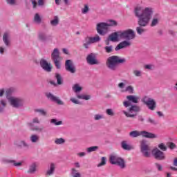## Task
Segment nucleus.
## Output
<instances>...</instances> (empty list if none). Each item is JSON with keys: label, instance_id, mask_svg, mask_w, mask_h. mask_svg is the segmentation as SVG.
Segmentation results:
<instances>
[{"label": "nucleus", "instance_id": "1", "mask_svg": "<svg viewBox=\"0 0 177 177\" xmlns=\"http://www.w3.org/2000/svg\"><path fill=\"white\" fill-rule=\"evenodd\" d=\"M153 12L151 8H143L142 7H136L135 8V16L138 17V24L140 26L136 28L137 33L139 34V35H142V34L146 31L142 27H146L149 25Z\"/></svg>", "mask_w": 177, "mask_h": 177}, {"label": "nucleus", "instance_id": "2", "mask_svg": "<svg viewBox=\"0 0 177 177\" xmlns=\"http://www.w3.org/2000/svg\"><path fill=\"white\" fill-rule=\"evenodd\" d=\"M125 62H127V60L124 58H121V57L117 55H113L106 59V65L109 70L115 71L118 67V64L125 63Z\"/></svg>", "mask_w": 177, "mask_h": 177}, {"label": "nucleus", "instance_id": "3", "mask_svg": "<svg viewBox=\"0 0 177 177\" xmlns=\"http://www.w3.org/2000/svg\"><path fill=\"white\" fill-rule=\"evenodd\" d=\"M115 26H117V21L113 20L109 21L107 23L106 22L98 23L96 25L97 32L100 35H106V34L109 32V28L114 27Z\"/></svg>", "mask_w": 177, "mask_h": 177}, {"label": "nucleus", "instance_id": "4", "mask_svg": "<svg viewBox=\"0 0 177 177\" xmlns=\"http://www.w3.org/2000/svg\"><path fill=\"white\" fill-rule=\"evenodd\" d=\"M129 136H131V138H138V136H142L143 138H147L148 139H156V138H157V135L153 133L147 132L146 131H139L136 130L130 132Z\"/></svg>", "mask_w": 177, "mask_h": 177}, {"label": "nucleus", "instance_id": "5", "mask_svg": "<svg viewBox=\"0 0 177 177\" xmlns=\"http://www.w3.org/2000/svg\"><path fill=\"white\" fill-rule=\"evenodd\" d=\"M119 37L126 41H131L136 38V34L132 29H128L123 31H119Z\"/></svg>", "mask_w": 177, "mask_h": 177}, {"label": "nucleus", "instance_id": "6", "mask_svg": "<svg viewBox=\"0 0 177 177\" xmlns=\"http://www.w3.org/2000/svg\"><path fill=\"white\" fill-rule=\"evenodd\" d=\"M109 161L113 165H118L122 169H124L127 165H125V160L116 155H111L109 158Z\"/></svg>", "mask_w": 177, "mask_h": 177}, {"label": "nucleus", "instance_id": "7", "mask_svg": "<svg viewBox=\"0 0 177 177\" xmlns=\"http://www.w3.org/2000/svg\"><path fill=\"white\" fill-rule=\"evenodd\" d=\"M51 59L54 62L56 68H60V62L63 60V58L60 57V52L58 48H55L51 53Z\"/></svg>", "mask_w": 177, "mask_h": 177}, {"label": "nucleus", "instance_id": "8", "mask_svg": "<svg viewBox=\"0 0 177 177\" xmlns=\"http://www.w3.org/2000/svg\"><path fill=\"white\" fill-rule=\"evenodd\" d=\"M140 150L144 157H146L147 158H149V157H150L151 154V148L150 147V146H149V145H147L146 140L141 141Z\"/></svg>", "mask_w": 177, "mask_h": 177}, {"label": "nucleus", "instance_id": "9", "mask_svg": "<svg viewBox=\"0 0 177 177\" xmlns=\"http://www.w3.org/2000/svg\"><path fill=\"white\" fill-rule=\"evenodd\" d=\"M142 102L147 106L149 110L154 111L156 110V107H157V104L154 99L149 97V96H145L142 98Z\"/></svg>", "mask_w": 177, "mask_h": 177}, {"label": "nucleus", "instance_id": "10", "mask_svg": "<svg viewBox=\"0 0 177 177\" xmlns=\"http://www.w3.org/2000/svg\"><path fill=\"white\" fill-rule=\"evenodd\" d=\"M8 102L15 109H19V107H21V106L24 104V100H23V99L16 97H8Z\"/></svg>", "mask_w": 177, "mask_h": 177}, {"label": "nucleus", "instance_id": "11", "mask_svg": "<svg viewBox=\"0 0 177 177\" xmlns=\"http://www.w3.org/2000/svg\"><path fill=\"white\" fill-rule=\"evenodd\" d=\"M129 113L123 111L124 114L126 115L127 118H133L136 115L137 113H139L140 111V107L139 106L136 105H131V107L129 109Z\"/></svg>", "mask_w": 177, "mask_h": 177}, {"label": "nucleus", "instance_id": "12", "mask_svg": "<svg viewBox=\"0 0 177 177\" xmlns=\"http://www.w3.org/2000/svg\"><path fill=\"white\" fill-rule=\"evenodd\" d=\"M99 41H100V37L98 35H96L93 37H87L84 39L83 46L86 49H88V48H89V45H91V44H95L96 42H99Z\"/></svg>", "mask_w": 177, "mask_h": 177}, {"label": "nucleus", "instance_id": "13", "mask_svg": "<svg viewBox=\"0 0 177 177\" xmlns=\"http://www.w3.org/2000/svg\"><path fill=\"white\" fill-rule=\"evenodd\" d=\"M65 70L68 71V73H71V74H75L77 68H75V65H74L73 60L67 59L65 62Z\"/></svg>", "mask_w": 177, "mask_h": 177}, {"label": "nucleus", "instance_id": "14", "mask_svg": "<svg viewBox=\"0 0 177 177\" xmlns=\"http://www.w3.org/2000/svg\"><path fill=\"white\" fill-rule=\"evenodd\" d=\"M127 99L128 101H124L123 105L124 107H129L131 106V103H139V97L136 95H127Z\"/></svg>", "mask_w": 177, "mask_h": 177}, {"label": "nucleus", "instance_id": "15", "mask_svg": "<svg viewBox=\"0 0 177 177\" xmlns=\"http://www.w3.org/2000/svg\"><path fill=\"white\" fill-rule=\"evenodd\" d=\"M40 66L41 68H43V70L47 73H50V71H52V68H53L52 64L48 63V61L44 59L40 60Z\"/></svg>", "mask_w": 177, "mask_h": 177}, {"label": "nucleus", "instance_id": "16", "mask_svg": "<svg viewBox=\"0 0 177 177\" xmlns=\"http://www.w3.org/2000/svg\"><path fill=\"white\" fill-rule=\"evenodd\" d=\"M151 153L154 158H156V160H165V154L164 153V152L161 151L160 149L157 148L154 149L153 150H152Z\"/></svg>", "mask_w": 177, "mask_h": 177}, {"label": "nucleus", "instance_id": "17", "mask_svg": "<svg viewBox=\"0 0 177 177\" xmlns=\"http://www.w3.org/2000/svg\"><path fill=\"white\" fill-rule=\"evenodd\" d=\"M86 62L91 66L100 64V62L96 59V55L94 53L89 54L86 57Z\"/></svg>", "mask_w": 177, "mask_h": 177}, {"label": "nucleus", "instance_id": "18", "mask_svg": "<svg viewBox=\"0 0 177 177\" xmlns=\"http://www.w3.org/2000/svg\"><path fill=\"white\" fill-rule=\"evenodd\" d=\"M46 96H47L48 99H50V100H52V102H55V103H57V104H59L61 106L64 104V102H63V101L60 100L59 97H56L50 93H47Z\"/></svg>", "mask_w": 177, "mask_h": 177}, {"label": "nucleus", "instance_id": "19", "mask_svg": "<svg viewBox=\"0 0 177 177\" xmlns=\"http://www.w3.org/2000/svg\"><path fill=\"white\" fill-rule=\"evenodd\" d=\"M132 43L128 40H124L120 42L115 48V50H120V49H124V48H128V46H131Z\"/></svg>", "mask_w": 177, "mask_h": 177}, {"label": "nucleus", "instance_id": "20", "mask_svg": "<svg viewBox=\"0 0 177 177\" xmlns=\"http://www.w3.org/2000/svg\"><path fill=\"white\" fill-rule=\"evenodd\" d=\"M56 169V165L55 163H50L48 169L46 172V176H52L55 174Z\"/></svg>", "mask_w": 177, "mask_h": 177}, {"label": "nucleus", "instance_id": "21", "mask_svg": "<svg viewBox=\"0 0 177 177\" xmlns=\"http://www.w3.org/2000/svg\"><path fill=\"white\" fill-rule=\"evenodd\" d=\"M3 41L6 46H10V34L9 32H5L3 36Z\"/></svg>", "mask_w": 177, "mask_h": 177}, {"label": "nucleus", "instance_id": "22", "mask_svg": "<svg viewBox=\"0 0 177 177\" xmlns=\"http://www.w3.org/2000/svg\"><path fill=\"white\" fill-rule=\"evenodd\" d=\"M120 31L119 32H115L112 34H111L109 37V40L112 41V42H117L118 41V37H120Z\"/></svg>", "mask_w": 177, "mask_h": 177}, {"label": "nucleus", "instance_id": "23", "mask_svg": "<svg viewBox=\"0 0 177 177\" xmlns=\"http://www.w3.org/2000/svg\"><path fill=\"white\" fill-rule=\"evenodd\" d=\"M15 145L18 147H26V149H28L30 147V145L24 140L16 141Z\"/></svg>", "mask_w": 177, "mask_h": 177}, {"label": "nucleus", "instance_id": "24", "mask_svg": "<svg viewBox=\"0 0 177 177\" xmlns=\"http://www.w3.org/2000/svg\"><path fill=\"white\" fill-rule=\"evenodd\" d=\"M121 147L124 150H127V151L132 150L133 149L132 146L128 145V142H127V141H122L121 142Z\"/></svg>", "mask_w": 177, "mask_h": 177}, {"label": "nucleus", "instance_id": "25", "mask_svg": "<svg viewBox=\"0 0 177 177\" xmlns=\"http://www.w3.org/2000/svg\"><path fill=\"white\" fill-rule=\"evenodd\" d=\"M158 21H160V17H154L152 19L151 23V27H156L157 24H158Z\"/></svg>", "mask_w": 177, "mask_h": 177}, {"label": "nucleus", "instance_id": "26", "mask_svg": "<svg viewBox=\"0 0 177 177\" xmlns=\"http://www.w3.org/2000/svg\"><path fill=\"white\" fill-rule=\"evenodd\" d=\"M34 21L37 24H41L42 22V19H41V17L39 16V14L36 13L34 17Z\"/></svg>", "mask_w": 177, "mask_h": 177}, {"label": "nucleus", "instance_id": "27", "mask_svg": "<svg viewBox=\"0 0 177 177\" xmlns=\"http://www.w3.org/2000/svg\"><path fill=\"white\" fill-rule=\"evenodd\" d=\"M55 78L57 80V82L58 85H62V84H63V78H62V75H60V74L56 73Z\"/></svg>", "mask_w": 177, "mask_h": 177}, {"label": "nucleus", "instance_id": "28", "mask_svg": "<svg viewBox=\"0 0 177 177\" xmlns=\"http://www.w3.org/2000/svg\"><path fill=\"white\" fill-rule=\"evenodd\" d=\"M39 39L43 42H45V41H48V37L45 33H39Z\"/></svg>", "mask_w": 177, "mask_h": 177}, {"label": "nucleus", "instance_id": "29", "mask_svg": "<svg viewBox=\"0 0 177 177\" xmlns=\"http://www.w3.org/2000/svg\"><path fill=\"white\" fill-rule=\"evenodd\" d=\"M39 140V136L37 135L33 134L30 136V141L32 143H37Z\"/></svg>", "mask_w": 177, "mask_h": 177}, {"label": "nucleus", "instance_id": "30", "mask_svg": "<svg viewBox=\"0 0 177 177\" xmlns=\"http://www.w3.org/2000/svg\"><path fill=\"white\" fill-rule=\"evenodd\" d=\"M59 17L55 16L54 19L50 21V24L51 26H57V24H59Z\"/></svg>", "mask_w": 177, "mask_h": 177}, {"label": "nucleus", "instance_id": "31", "mask_svg": "<svg viewBox=\"0 0 177 177\" xmlns=\"http://www.w3.org/2000/svg\"><path fill=\"white\" fill-rule=\"evenodd\" d=\"M106 163H107V158L106 157H102L101 158V162H100L97 165V167H103V165H106Z\"/></svg>", "mask_w": 177, "mask_h": 177}, {"label": "nucleus", "instance_id": "32", "mask_svg": "<svg viewBox=\"0 0 177 177\" xmlns=\"http://www.w3.org/2000/svg\"><path fill=\"white\" fill-rule=\"evenodd\" d=\"M35 171H37V165H35V164H32L28 170V173L29 174H34V172H35Z\"/></svg>", "mask_w": 177, "mask_h": 177}, {"label": "nucleus", "instance_id": "33", "mask_svg": "<svg viewBox=\"0 0 177 177\" xmlns=\"http://www.w3.org/2000/svg\"><path fill=\"white\" fill-rule=\"evenodd\" d=\"M32 131H35L36 132H42L44 131V127L35 126L32 127Z\"/></svg>", "mask_w": 177, "mask_h": 177}, {"label": "nucleus", "instance_id": "34", "mask_svg": "<svg viewBox=\"0 0 177 177\" xmlns=\"http://www.w3.org/2000/svg\"><path fill=\"white\" fill-rule=\"evenodd\" d=\"M73 89L75 93L81 92V91H82V87L80 86L79 84H75Z\"/></svg>", "mask_w": 177, "mask_h": 177}, {"label": "nucleus", "instance_id": "35", "mask_svg": "<svg viewBox=\"0 0 177 177\" xmlns=\"http://www.w3.org/2000/svg\"><path fill=\"white\" fill-rule=\"evenodd\" d=\"M3 107H6V102L2 100L0 102V113H2V111H3Z\"/></svg>", "mask_w": 177, "mask_h": 177}, {"label": "nucleus", "instance_id": "36", "mask_svg": "<svg viewBox=\"0 0 177 177\" xmlns=\"http://www.w3.org/2000/svg\"><path fill=\"white\" fill-rule=\"evenodd\" d=\"M65 142L66 140L64 138H57L55 140V145H63Z\"/></svg>", "mask_w": 177, "mask_h": 177}, {"label": "nucleus", "instance_id": "37", "mask_svg": "<svg viewBox=\"0 0 177 177\" xmlns=\"http://www.w3.org/2000/svg\"><path fill=\"white\" fill-rule=\"evenodd\" d=\"M106 53H111L113 52V46H107L104 48Z\"/></svg>", "mask_w": 177, "mask_h": 177}, {"label": "nucleus", "instance_id": "38", "mask_svg": "<svg viewBox=\"0 0 177 177\" xmlns=\"http://www.w3.org/2000/svg\"><path fill=\"white\" fill-rule=\"evenodd\" d=\"M99 149V147L94 146L87 148L88 153H92V151H96Z\"/></svg>", "mask_w": 177, "mask_h": 177}, {"label": "nucleus", "instance_id": "39", "mask_svg": "<svg viewBox=\"0 0 177 177\" xmlns=\"http://www.w3.org/2000/svg\"><path fill=\"white\" fill-rule=\"evenodd\" d=\"M50 122H51V124H54V125H56V126L62 125L63 124V122H62V121L57 122V120H56V119H52L50 120Z\"/></svg>", "mask_w": 177, "mask_h": 177}, {"label": "nucleus", "instance_id": "40", "mask_svg": "<svg viewBox=\"0 0 177 177\" xmlns=\"http://www.w3.org/2000/svg\"><path fill=\"white\" fill-rule=\"evenodd\" d=\"M35 113H39L41 115H46V112L44 109H35Z\"/></svg>", "mask_w": 177, "mask_h": 177}, {"label": "nucleus", "instance_id": "41", "mask_svg": "<svg viewBox=\"0 0 177 177\" xmlns=\"http://www.w3.org/2000/svg\"><path fill=\"white\" fill-rule=\"evenodd\" d=\"M167 147L171 149V150H174V149H176V145L174 142H168L167 144Z\"/></svg>", "mask_w": 177, "mask_h": 177}, {"label": "nucleus", "instance_id": "42", "mask_svg": "<svg viewBox=\"0 0 177 177\" xmlns=\"http://www.w3.org/2000/svg\"><path fill=\"white\" fill-rule=\"evenodd\" d=\"M158 148L160 149V150H162V151H167V147L165 146V145H164V143H161L158 145Z\"/></svg>", "mask_w": 177, "mask_h": 177}, {"label": "nucleus", "instance_id": "43", "mask_svg": "<svg viewBox=\"0 0 177 177\" xmlns=\"http://www.w3.org/2000/svg\"><path fill=\"white\" fill-rule=\"evenodd\" d=\"M126 92H129L130 93H133V87L132 86H128L125 90Z\"/></svg>", "mask_w": 177, "mask_h": 177}, {"label": "nucleus", "instance_id": "44", "mask_svg": "<svg viewBox=\"0 0 177 177\" xmlns=\"http://www.w3.org/2000/svg\"><path fill=\"white\" fill-rule=\"evenodd\" d=\"M89 12V7H88V5H85L84 8L82 9V13L85 14L88 13Z\"/></svg>", "mask_w": 177, "mask_h": 177}, {"label": "nucleus", "instance_id": "45", "mask_svg": "<svg viewBox=\"0 0 177 177\" xmlns=\"http://www.w3.org/2000/svg\"><path fill=\"white\" fill-rule=\"evenodd\" d=\"M147 122H149V124H151L152 125H156L157 122L156 120L151 118H148Z\"/></svg>", "mask_w": 177, "mask_h": 177}, {"label": "nucleus", "instance_id": "46", "mask_svg": "<svg viewBox=\"0 0 177 177\" xmlns=\"http://www.w3.org/2000/svg\"><path fill=\"white\" fill-rule=\"evenodd\" d=\"M133 74L136 75V77H141L142 76V72L140 71L134 70Z\"/></svg>", "mask_w": 177, "mask_h": 177}, {"label": "nucleus", "instance_id": "47", "mask_svg": "<svg viewBox=\"0 0 177 177\" xmlns=\"http://www.w3.org/2000/svg\"><path fill=\"white\" fill-rule=\"evenodd\" d=\"M145 68H146L147 70H153V68H154V65L147 64L145 66Z\"/></svg>", "mask_w": 177, "mask_h": 177}, {"label": "nucleus", "instance_id": "48", "mask_svg": "<svg viewBox=\"0 0 177 177\" xmlns=\"http://www.w3.org/2000/svg\"><path fill=\"white\" fill-rule=\"evenodd\" d=\"M102 118H103V115H102L96 114L94 116V120H95V121H97L99 120H102Z\"/></svg>", "mask_w": 177, "mask_h": 177}, {"label": "nucleus", "instance_id": "49", "mask_svg": "<svg viewBox=\"0 0 177 177\" xmlns=\"http://www.w3.org/2000/svg\"><path fill=\"white\" fill-rule=\"evenodd\" d=\"M106 114L108 115L113 116V115H114V112L113 111V109H106Z\"/></svg>", "mask_w": 177, "mask_h": 177}, {"label": "nucleus", "instance_id": "50", "mask_svg": "<svg viewBox=\"0 0 177 177\" xmlns=\"http://www.w3.org/2000/svg\"><path fill=\"white\" fill-rule=\"evenodd\" d=\"M8 5H16V0H6Z\"/></svg>", "mask_w": 177, "mask_h": 177}, {"label": "nucleus", "instance_id": "51", "mask_svg": "<svg viewBox=\"0 0 177 177\" xmlns=\"http://www.w3.org/2000/svg\"><path fill=\"white\" fill-rule=\"evenodd\" d=\"M33 124H40L41 121H39V119L38 118H35L32 120Z\"/></svg>", "mask_w": 177, "mask_h": 177}, {"label": "nucleus", "instance_id": "52", "mask_svg": "<svg viewBox=\"0 0 177 177\" xmlns=\"http://www.w3.org/2000/svg\"><path fill=\"white\" fill-rule=\"evenodd\" d=\"M39 6H44L45 5V0H37Z\"/></svg>", "mask_w": 177, "mask_h": 177}, {"label": "nucleus", "instance_id": "53", "mask_svg": "<svg viewBox=\"0 0 177 177\" xmlns=\"http://www.w3.org/2000/svg\"><path fill=\"white\" fill-rule=\"evenodd\" d=\"M155 165H156V168H158V171H162V166H161V165H160L158 163H155Z\"/></svg>", "mask_w": 177, "mask_h": 177}, {"label": "nucleus", "instance_id": "54", "mask_svg": "<svg viewBox=\"0 0 177 177\" xmlns=\"http://www.w3.org/2000/svg\"><path fill=\"white\" fill-rule=\"evenodd\" d=\"M118 88H120V89H124V86H125V84L120 82L118 84Z\"/></svg>", "mask_w": 177, "mask_h": 177}, {"label": "nucleus", "instance_id": "55", "mask_svg": "<svg viewBox=\"0 0 177 177\" xmlns=\"http://www.w3.org/2000/svg\"><path fill=\"white\" fill-rule=\"evenodd\" d=\"M71 102L72 103H75V104H80L79 101L77 100L75 98H71Z\"/></svg>", "mask_w": 177, "mask_h": 177}, {"label": "nucleus", "instance_id": "56", "mask_svg": "<svg viewBox=\"0 0 177 177\" xmlns=\"http://www.w3.org/2000/svg\"><path fill=\"white\" fill-rule=\"evenodd\" d=\"M10 162H12L15 167H20L21 165V162H16L15 160H11Z\"/></svg>", "mask_w": 177, "mask_h": 177}, {"label": "nucleus", "instance_id": "57", "mask_svg": "<svg viewBox=\"0 0 177 177\" xmlns=\"http://www.w3.org/2000/svg\"><path fill=\"white\" fill-rule=\"evenodd\" d=\"M32 5L33 6V8L35 9L37 8V5H38V3H37V1L35 0H31Z\"/></svg>", "mask_w": 177, "mask_h": 177}, {"label": "nucleus", "instance_id": "58", "mask_svg": "<svg viewBox=\"0 0 177 177\" xmlns=\"http://www.w3.org/2000/svg\"><path fill=\"white\" fill-rule=\"evenodd\" d=\"M86 153L85 152H80L77 153V156H79V157H84V156H86Z\"/></svg>", "mask_w": 177, "mask_h": 177}, {"label": "nucleus", "instance_id": "59", "mask_svg": "<svg viewBox=\"0 0 177 177\" xmlns=\"http://www.w3.org/2000/svg\"><path fill=\"white\" fill-rule=\"evenodd\" d=\"M4 93H5V90L3 88L0 89V97H2Z\"/></svg>", "mask_w": 177, "mask_h": 177}, {"label": "nucleus", "instance_id": "60", "mask_svg": "<svg viewBox=\"0 0 177 177\" xmlns=\"http://www.w3.org/2000/svg\"><path fill=\"white\" fill-rule=\"evenodd\" d=\"M89 99H91V95H84V98L83 100H89Z\"/></svg>", "mask_w": 177, "mask_h": 177}, {"label": "nucleus", "instance_id": "61", "mask_svg": "<svg viewBox=\"0 0 177 177\" xmlns=\"http://www.w3.org/2000/svg\"><path fill=\"white\" fill-rule=\"evenodd\" d=\"M84 96H85V95H83V94H82V95H77V99H83V100H84Z\"/></svg>", "mask_w": 177, "mask_h": 177}, {"label": "nucleus", "instance_id": "62", "mask_svg": "<svg viewBox=\"0 0 177 177\" xmlns=\"http://www.w3.org/2000/svg\"><path fill=\"white\" fill-rule=\"evenodd\" d=\"M138 121H140L141 122H143L145 121V118H143L142 116H138Z\"/></svg>", "mask_w": 177, "mask_h": 177}, {"label": "nucleus", "instance_id": "63", "mask_svg": "<svg viewBox=\"0 0 177 177\" xmlns=\"http://www.w3.org/2000/svg\"><path fill=\"white\" fill-rule=\"evenodd\" d=\"M74 165L76 168H80L81 167V165H80V162H75Z\"/></svg>", "mask_w": 177, "mask_h": 177}, {"label": "nucleus", "instance_id": "64", "mask_svg": "<svg viewBox=\"0 0 177 177\" xmlns=\"http://www.w3.org/2000/svg\"><path fill=\"white\" fill-rule=\"evenodd\" d=\"M174 165L175 167H177V158L174 159Z\"/></svg>", "mask_w": 177, "mask_h": 177}]
</instances>
